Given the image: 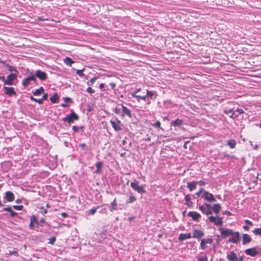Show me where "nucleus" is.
Instances as JSON below:
<instances>
[{
	"label": "nucleus",
	"instance_id": "48",
	"mask_svg": "<svg viewBox=\"0 0 261 261\" xmlns=\"http://www.w3.org/2000/svg\"><path fill=\"white\" fill-rule=\"evenodd\" d=\"M152 125L155 127H160L161 123L159 121H157L154 124H153Z\"/></svg>",
	"mask_w": 261,
	"mask_h": 261
},
{
	"label": "nucleus",
	"instance_id": "54",
	"mask_svg": "<svg viewBox=\"0 0 261 261\" xmlns=\"http://www.w3.org/2000/svg\"><path fill=\"white\" fill-rule=\"evenodd\" d=\"M197 184H199L200 186H204L205 185V182L203 180H200L197 181Z\"/></svg>",
	"mask_w": 261,
	"mask_h": 261
},
{
	"label": "nucleus",
	"instance_id": "49",
	"mask_svg": "<svg viewBox=\"0 0 261 261\" xmlns=\"http://www.w3.org/2000/svg\"><path fill=\"white\" fill-rule=\"evenodd\" d=\"M237 117H238V114H236V112H233L232 113V114L230 116V118H231L233 119H235Z\"/></svg>",
	"mask_w": 261,
	"mask_h": 261
},
{
	"label": "nucleus",
	"instance_id": "24",
	"mask_svg": "<svg viewBox=\"0 0 261 261\" xmlns=\"http://www.w3.org/2000/svg\"><path fill=\"white\" fill-rule=\"evenodd\" d=\"M197 184V181H194L193 182H189L187 183V188L189 189L190 191H192V190L196 188Z\"/></svg>",
	"mask_w": 261,
	"mask_h": 261
},
{
	"label": "nucleus",
	"instance_id": "29",
	"mask_svg": "<svg viewBox=\"0 0 261 261\" xmlns=\"http://www.w3.org/2000/svg\"><path fill=\"white\" fill-rule=\"evenodd\" d=\"M111 207L110 210L111 212L117 210V203L116 202V198H115V199L111 202Z\"/></svg>",
	"mask_w": 261,
	"mask_h": 261
},
{
	"label": "nucleus",
	"instance_id": "57",
	"mask_svg": "<svg viewBox=\"0 0 261 261\" xmlns=\"http://www.w3.org/2000/svg\"><path fill=\"white\" fill-rule=\"evenodd\" d=\"M12 208L10 206H8L4 208V211L10 212L12 211Z\"/></svg>",
	"mask_w": 261,
	"mask_h": 261
},
{
	"label": "nucleus",
	"instance_id": "34",
	"mask_svg": "<svg viewBox=\"0 0 261 261\" xmlns=\"http://www.w3.org/2000/svg\"><path fill=\"white\" fill-rule=\"evenodd\" d=\"M252 232L256 235H258L261 237V227L254 229L252 231Z\"/></svg>",
	"mask_w": 261,
	"mask_h": 261
},
{
	"label": "nucleus",
	"instance_id": "38",
	"mask_svg": "<svg viewBox=\"0 0 261 261\" xmlns=\"http://www.w3.org/2000/svg\"><path fill=\"white\" fill-rule=\"evenodd\" d=\"M97 79V78L96 77H93V78L91 79L90 82H87L88 85L92 86L95 83Z\"/></svg>",
	"mask_w": 261,
	"mask_h": 261
},
{
	"label": "nucleus",
	"instance_id": "14",
	"mask_svg": "<svg viewBox=\"0 0 261 261\" xmlns=\"http://www.w3.org/2000/svg\"><path fill=\"white\" fill-rule=\"evenodd\" d=\"M231 236L232 237L228 239V241L229 242L236 244L240 239V233L238 231H233V233L232 234H231Z\"/></svg>",
	"mask_w": 261,
	"mask_h": 261
},
{
	"label": "nucleus",
	"instance_id": "40",
	"mask_svg": "<svg viewBox=\"0 0 261 261\" xmlns=\"http://www.w3.org/2000/svg\"><path fill=\"white\" fill-rule=\"evenodd\" d=\"M234 112H236V114H238V117L240 114H242L244 113V111L242 109H238L236 110L233 111Z\"/></svg>",
	"mask_w": 261,
	"mask_h": 261
},
{
	"label": "nucleus",
	"instance_id": "43",
	"mask_svg": "<svg viewBox=\"0 0 261 261\" xmlns=\"http://www.w3.org/2000/svg\"><path fill=\"white\" fill-rule=\"evenodd\" d=\"M203 206H204L205 207L208 208L210 210H212L213 205H212L211 204L205 202L202 204Z\"/></svg>",
	"mask_w": 261,
	"mask_h": 261
},
{
	"label": "nucleus",
	"instance_id": "46",
	"mask_svg": "<svg viewBox=\"0 0 261 261\" xmlns=\"http://www.w3.org/2000/svg\"><path fill=\"white\" fill-rule=\"evenodd\" d=\"M86 91L90 94H93L95 92V91L90 87L87 89Z\"/></svg>",
	"mask_w": 261,
	"mask_h": 261
},
{
	"label": "nucleus",
	"instance_id": "18",
	"mask_svg": "<svg viewBox=\"0 0 261 261\" xmlns=\"http://www.w3.org/2000/svg\"><path fill=\"white\" fill-rule=\"evenodd\" d=\"M226 257L229 261H237L238 259L237 254L232 251L227 253Z\"/></svg>",
	"mask_w": 261,
	"mask_h": 261
},
{
	"label": "nucleus",
	"instance_id": "62",
	"mask_svg": "<svg viewBox=\"0 0 261 261\" xmlns=\"http://www.w3.org/2000/svg\"><path fill=\"white\" fill-rule=\"evenodd\" d=\"M200 192H198L196 193L195 194H194L193 196L194 198H196L200 196Z\"/></svg>",
	"mask_w": 261,
	"mask_h": 261
},
{
	"label": "nucleus",
	"instance_id": "1",
	"mask_svg": "<svg viewBox=\"0 0 261 261\" xmlns=\"http://www.w3.org/2000/svg\"><path fill=\"white\" fill-rule=\"evenodd\" d=\"M37 83V79L35 77V75L32 73H30L28 76L24 79L22 82V85L24 87H27L30 85H32L34 83Z\"/></svg>",
	"mask_w": 261,
	"mask_h": 261
},
{
	"label": "nucleus",
	"instance_id": "61",
	"mask_svg": "<svg viewBox=\"0 0 261 261\" xmlns=\"http://www.w3.org/2000/svg\"><path fill=\"white\" fill-rule=\"evenodd\" d=\"M61 216L63 218H67L68 216V215L65 212H63L61 214Z\"/></svg>",
	"mask_w": 261,
	"mask_h": 261
},
{
	"label": "nucleus",
	"instance_id": "20",
	"mask_svg": "<svg viewBox=\"0 0 261 261\" xmlns=\"http://www.w3.org/2000/svg\"><path fill=\"white\" fill-rule=\"evenodd\" d=\"M96 170L94 171V173L97 174H99L102 172V167L103 166V163L102 162H98L95 164Z\"/></svg>",
	"mask_w": 261,
	"mask_h": 261
},
{
	"label": "nucleus",
	"instance_id": "4",
	"mask_svg": "<svg viewBox=\"0 0 261 261\" xmlns=\"http://www.w3.org/2000/svg\"><path fill=\"white\" fill-rule=\"evenodd\" d=\"M112 127L116 132L120 131L122 129L121 126L122 124H121V122L117 118H115L114 120L111 119L110 121Z\"/></svg>",
	"mask_w": 261,
	"mask_h": 261
},
{
	"label": "nucleus",
	"instance_id": "37",
	"mask_svg": "<svg viewBox=\"0 0 261 261\" xmlns=\"http://www.w3.org/2000/svg\"><path fill=\"white\" fill-rule=\"evenodd\" d=\"M208 258L206 255L203 256H200L198 257L197 261H207Z\"/></svg>",
	"mask_w": 261,
	"mask_h": 261
},
{
	"label": "nucleus",
	"instance_id": "27",
	"mask_svg": "<svg viewBox=\"0 0 261 261\" xmlns=\"http://www.w3.org/2000/svg\"><path fill=\"white\" fill-rule=\"evenodd\" d=\"M226 145L229 146L230 148H234L236 145V142L235 140L230 139L227 141Z\"/></svg>",
	"mask_w": 261,
	"mask_h": 261
},
{
	"label": "nucleus",
	"instance_id": "58",
	"mask_svg": "<svg viewBox=\"0 0 261 261\" xmlns=\"http://www.w3.org/2000/svg\"><path fill=\"white\" fill-rule=\"evenodd\" d=\"M63 100L66 102L71 101V99L69 97H64Z\"/></svg>",
	"mask_w": 261,
	"mask_h": 261
},
{
	"label": "nucleus",
	"instance_id": "52",
	"mask_svg": "<svg viewBox=\"0 0 261 261\" xmlns=\"http://www.w3.org/2000/svg\"><path fill=\"white\" fill-rule=\"evenodd\" d=\"M48 97V94L47 93L44 94L42 97L41 98V101L43 103V100H46Z\"/></svg>",
	"mask_w": 261,
	"mask_h": 261
},
{
	"label": "nucleus",
	"instance_id": "26",
	"mask_svg": "<svg viewBox=\"0 0 261 261\" xmlns=\"http://www.w3.org/2000/svg\"><path fill=\"white\" fill-rule=\"evenodd\" d=\"M50 100L53 103H56L58 102L59 96L57 93H55L53 95L50 97Z\"/></svg>",
	"mask_w": 261,
	"mask_h": 261
},
{
	"label": "nucleus",
	"instance_id": "60",
	"mask_svg": "<svg viewBox=\"0 0 261 261\" xmlns=\"http://www.w3.org/2000/svg\"><path fill=\"white\" fill-rule=\"evenodd\" d=\"M233 112V111L232 109H230L225 111V114H229L230 113H232Z\"/></svg>",
	"mask_w": 261,
	"mask_h": 261
},
{
	"label": "nucleus",
	"instance_id": "56",
	"mask_svg": "<svg viewBox=\"0 0 261 261\" xmlns=\"http://www.w3.org/2000/svg\"><path fill=\"white\" fill-rule=\"evenodd\" d=\"M10 213L12 217H14L17 215V213L13 210H12Z\"/></svg>",
	"mask_w": 261,
	"mask_h": 261
},
{
	"label": "nucleus",
	"instance_id": "31",
	"mask_svg": "<svg viewBox=\"0 0 261 261\" xmlns=\"http://www.w3.org/2000/svg\"><path fill=\"white\" fill-rule=\"evenodd\" d=\"M64 62L68 66H71L74 63V61L69 57H66L64 59Z\"/></svg>",
	"mask_w": 261,
	"mask_h": 261
},
{
	"label": "nucleus",
	"instance_id": "53",
	"mask_svg": "<svg viewBox=\"0 0 261 261\" xmlns=\"http://www.w3.org/2000/svg\"><path fill=\"white\" fill-rule=\"evenodd\" d=\"M72 130L74 132H77L79 130V127L77 126L74 125L72 126Z\"/></svg>",
	"mask_w": 261,
	"mask_h": 261
},
{
	"label": "nucleus",
	"instance_id": "36",
	"mask_svg": "<svg viewBox=\"0 0 261 261\" xmlns=\"http://www.w3.org/2000/svg\"><path fill=\"white\" fill-rule=\"evenodd\" d=\"M30 99L32 101H34L38 102L40 105L42 104L41 99H37V98H34L33 96H30Z\"/></svg>",
	"mask_w": 261,
	"mask_h": 261
},
{
	"label": "nucleus",
	"instance_id": "11",
	"mask_svg": "<svg viewBox=\"0 0 261 261\" xmlns=\"http://www.w3.org/2000/svg\"><path fill=\"white\" fill-rule=\"evenodd\" d=\"M122 106V114L121 116L122 117H124L125 116H127L129 118H132V113L131 110L128 109L125 106L121 105Z\"/></svg>",
	"mask_w": 261,
	"mask_h": 261
},
{
	"label": "nucleus",
	"instance_id": "51",
	"mask_svg": "<svg viewBox=\"0 0 261 261\" xmlns=\"http://www.w3.org/2000/svg\"><path fill=\"white\" fill-rule=\"evenodd\" d=\"M121 111H122V109L121 110L120 108H116L114 110V112L116 114H120L121 113Z\"/></svg>",
	"mask_w": 261,
	"mask_h": 261
},
{
	"label": "nucleus",
	"instance_id": "16",
	"mask_svg": "<svg viewBox=\"0 0 261 261\" xmlns=\"http://www.w3.org/2000/svg\"><path fill=\"white\" fill-rule=\"evenodd\" d=\"M204 236L203 232L198 229L193 230V238L197 239H201Z\"/></svg>",
	"mask_w": 261,
	"mask_h": 261
},
{
	"label": "nucleus",
	"instance_id": "42",
	"mask_svg": "<svg viewBox=\"0 0 261 261\" xmlns=\"http://www.w3.org/2000/svg\"><path fill=\"white\" fill-rule=\"evenodd\" d=\"M49 241L48 242V243L53 245L56 240V238L55 237H53L49 238Z\"/></svg>",
	"mask_w": 261,
	"mask_h": 261
},
{
	"label": "nucleus",
	"instance_id": "41",
	"mask_svg": "<svg viewBox=\"0 0 261 261\" xmlns=\"http://www.w3.org/2000/svg\"><path fill=\"white\" fill-rule=\"evenodd\" d=\"M83 70L84 69L82 70L78 69L76 71V73L79 76L83 77V76H84V74L83 73Z\"/></svg>",
	"mask_w": 261,
	"mask_h": 261
},
{
	"label": "nucleus",
	"instance_id": "23",
	"mask_svg": "<svg viewBox=\"0 0 261 261\" xmlns=\"http://www.w3.org/2000/svg\"><path fill=\"white\" fill-rule=\"evenodd\" d=\"M251 241V238L248 234H243V245H245Z\"/></svg>",
	"mask_w": 261,
	"mask_h": 261
},
{
	"label": "nucleus",
	"instance_id": "35",
	"mask_svg": "<svg viewBox=\"0 0 261 261\" xmlns=\"http://www.w3.org/2000/svg\"><path fill=\"white\" fill-rule=\"evenodd\" d=\"M154 93L152 91H147V93H146V97L147 96H148L151 99H153L154 98Z\"/></svg>",
	"mask_w": 261,
	"mask_h": 261
},
{
	"label": "nucleus",
	"instance_id": "21",
	"mask_svg": "<svg viewBox=\"0 0 261 261\" xmlns=\"http://www.w3.org/2000/svg\"><path fill=\"white\" fill-rule=\"evenodd\" d=\"M192 237L191 233H180L178 237V240L182 241L186 239H190Z\"/></svg>",
	"mask_w": 261,
	"mask_h": 261
},
{
	"label": "nucleus",
	"instance_id": "59",
	"mask_svg": "<svg viewBox=\"0 0 261 261\" xmlns=\"http://www.w3.org/2000/svg\"><path fill=\"white\" fill-rule=\"evenodd\" d=\"M185 204L187 205L188 207H191L193 205V202L191 201H189L188 202H186Z\"/></svg>",
	"mask_w": 261,
	"mask_h": 261
},
{
	"label": "nucleus",
	"instance_id": "39",
	"mask_svg": "<svg viewBox=\"0 0 261 261\" xmlns=\"http://www.w3.org/2000/svg\"><path fill=\"white\" fill-rule=\"evenodd\" d=\"M99 207V206H98L96 207H93L91 208V210H89L90 213L92 215L95 214L97 211V208H98Z\"/></svg>",
	"mask_w": 261,
	"mask_h": 261
},
{
	"label": "nucleus",
	"instance_id": "15",
	"mask_svg": "<svg viewBox=\"0 0 261 261\" xmlns=\"http://www.w3.org/2000/svg\"><path fill=\"white\" fill-rule=\"evenodd\" d=\"M188 217L192 218L194 221H198V220L201 218V215L200 214L196 212L191 211L188 213Z\"/></svg>",
	"mask_w": 261,
	"mask_h": 261
},
{
	"label": "nucleus",
	"instance_id": "45",
	"mask_svg": "<svg viewBox=\"0 0 261 261\" xmlns=\"http://www.w3.org/2000/svg\"><path fill=\"white\" fill-rule=\"evenodd\" d=\"M140 99H141L145 101H146L147 100L146 96H142L138 95L137 96V99H138V100L139 101Z\"/></svg>",
	"mask_w": 261,
	"mask_h": 261
},
{
	"label": "nucleus",
	"instance_id": "32",
	"mask_svg": "<svg viewBox=\"0 0 261 261\" xmlns=\"http://www.w3.org/2000/svg\"><path fill=\"white\" fill-rule=\"evenodd\" d=\"M7 67L8 68V70L10 72H14V73H16V74L18 73V71L17 70L15 67L12 66L7 65Z\"/></svg>",
	"mask_w": 261,
	"mask_h": 261
},
{
	"label": "nucleus",
	"instance_id": "19",
	"mask_svg": "<svg viewBox=\"0 0 261 261\" xmlns=\"http://www.w3.org/2000/svg\"><path fill=\"white\" fill-rule=\"evenodd\" d=\"M5 198L8 202L13 201L14 200V195L11 191H7L5 193Z\"/></svg>",
	"mask_w": 261,
	"mask_h": 261
},
{
	"label": "nucleus",
	"instance_id": "5",
	"mask_svg": "<svg viewBox=\"0 0 261 261\" xmlns=\"http://www.w3.org/2000/svg\"><path fill=\"white\" fill-rule=\"evenodd\" d=\"M213 241L214 240L211 237L201 239L200 244V248L201 250H205L207 248V245H211Z\"/></svg>",
	"mask_w": 261,
	"mask_h": 261
},
{
	"label": "nucleus",
	"instance_id": "33",
	"mask_svg": "<svg viewBox=\"0 0 261 261\" xmlns=\"http://www.w3.org/2000/svg\"><path fill=\"white\" fill-rule=\"evenodd\" d=\"M30 222L34 224L36 223V225L38 226L39 222H38L37 219L35 216L33 215L31 217Z\"/></svg>",
	"mask_w": 261,
	"mask_h": 261
},
{
	"label": "nucleus",
	"instance_id": "63",
	"mask_svg": "<svg viewBox=\"0 0 261 261\" xmlns=\"http://www.w3.org/2000/svg\"><path fill=\"white\" fill-rule=\"evenodd\" d=\"M110 86L111 87V88L112 89H114V88L116 86V84L114 83H111L110 84H109Z\"/></svg>",
	"mask_w": 261,
	"mask_h": 261
},
{
	"label": "nucleus",
	"instance_id": "13",
	"mask_svg": "<svg viewBox=\"0 0 261 261\" xmlns=\"http://www.w3.org/2000/svg\"><path fill=\"white\" fill-rule=\"evenodd\" d=\"M4 90V93L9 96H12L13 95H16L17 94L13 87H9L4 86L3 87Z\"/></svg>",
	"mask_w": 261,
	"mask_h": 261
},
{
	"label": "nucleus",
	"instance_id": "64",
	"mask_svg": "<svg viewBox=\"0 0 261 261\" xmlns=\"http://www.w3.org/2000/svg\"><path fill=\"white\" fill-rule=\"evenodd\" d=\"M80 147L84 149L86 146V144L83 143L79 144Z\"/></svg>",
	"mask_w": 261,
	"mask_h": 261
},
{
	"label": "nucleus",
	"instance_id": "22",
	"mask_svg": "<svg viewBox=\"0 0 261 261\" xmlns=\"http://www.w3.org/2000/svg\"><path fill=\"white\" fill-rule=\"evenodd\" d=\"M221 209V206L219 203L214 204L212 207V212H214L215 214H218L219 213Z\"/></svg>",
	"mask_w": 261,
	"mask_h": 261
},
{
	"label": "nucleus",
	"instance_id": "44",
	"mask_svg": "<svg viewBox=\"0 0 261 261\" xmlns=\"http://www.w3.org/2000/svg\"><path fill=\"white\" fill-rule=\"evenodd\" d=\"M13 208L16 210H19V211H20V210H22L23 206V205H13Z\"/></svg>",
	"mask_w": 261,
	"mask_h": 261
},
{
	"label": "nucleus",
	"instance_id": "10",
	"mask_svg": "<svg viewBox=\"0 0 261 261\" xmlns=\"http://www.w3.org/2000/svg\"><path fill=\"white\" fill-rule=\"evenodd\" d=\"M244 252L247 255H250L252 257H254L260 253L259 251L257 250L256 247L247 249Z\"/></svg>",
	"mask_w": 261,
	"mask_h": 261
},
{
	"label": "nucleus",
	"instance_id": "50",
	"mask_svg": "<svg viewBox=\"0 0 261 261\" xmlns=\"http://www.w3.org/2000/svg\"><path fill=\"white\" fill-rule=\"evenodd\" d=\"M185 199L186 202L190 201V200H191L190 195L188 194V195H186V196L185 197Z\"/></svg>",
	"mask_w": 261,
	"mask_h": 261
},
{
	"label": "nucleus",
	"instance_id": "12",
	"mask_svg": "<svg viewBox=\"0 0 261 261\" xmlns=\"http://www.w3.org/2000/svg\"><path fill=\"white\" fill-rule=\"evenodd\" d=\"M34 75H35L36 78L38 77L42 81H45L47 77V74L45 72L40 70H36Z\"/></svg>",
	"mask_w": 261,
	"mask_h": 261
},
{
	"label": "nucleus",
	"instance_id": "30",
	"mask_svg": "<svg viewBox=\"0 0 261 261\" xmlns=\"http://www.w3.org/2000/svg\"><path fill=\"white\" fill-rule=\"evenodd\" d=\"M43 92L44 88L42 87H41L39 89H36L35 91H33V93L35 96H39Z\"/></svg>",
	"mask_w": 261,
	"mask_h": 261
},
{
	"label": "nucleus",
	"instance_id": "6",
	"mask_svg": "<svg viewBox=\"0 0 261 261\" xmlns=\"http://www.w3.org/2000/svg\"><path fill=\"white\" fill-rule=\"evenodd\" d=\"M201 196L204 200L209 202H213L216 201L214 196L207 191H203V193Z\"/></svg>",
	"mask_w": 261,
	"mask_h": 261
},
{
	"label": "nucleus",
	"instance_id": "28",
	"mask_svg": "<svg viewBox=\"0 0 261 261\" xmlns=\"http://www.w3.org/2000/svg\"><path fill=\"white\" fill-rule=\"evenodd\" d=\"M182 122H183L182 120L179 119H177L171 122V124L173 126H175H175H179L182 124Z\"/></svg>",
	"mask_w": 261,
	"mask_h": 261
},
{
	"label": "nucleus",
	"instance_id": "47",
	"mask_svg": "<svg viewBox=\"0 0 261 261\" xmlns=\"http://www.w3.org/2000/svg\"><path fill=\"white\" fill-rule=\"evenodd\" d=\"M37 20L44 21L48 20V18H45L44 16H39L37 18Z\"/></svg>",
	"mask_w": 261,
	"mask_h": 261
},
{
	"label": "nucleus",
	"instance_id": "9",
	"mask_svg": "<svg viewBox=\"0 0 261 261\" xmlns=\"http://www.w3.org/2000/svg\"><path fill=\"white\" fill-rule=\"evenodd\" d=\"M208 219L211 222L214 223L217 226H220L223 224L222 217L216 218L214 216H210Z\"/></svg>",
	"mask_w": 261,
	"mask_h": 261
},
{
	"label": "nucleus",
	"instance_id": "7",
	"mask_svg": "<svg viewBox=\"0 0 261 261\" xmlns=\"http://www.w3.org/2000/svg\"><path fill=\"white\" fill-rule=\"evenodd\" d=\"M17 74L16 73H12L7 76L6 81H5V85H13L14 81L16 80Z\"/></svg>",
	"mask_w": 261,
	"mask_h": 261
},
{
	"label": "nucleus",
	"instance_id": "8",
	"mask_svg": "<svg viewBox=\"0 0 261 261\" xmlns=\"http://www.w3.org/2000/svg\"><path fill=\"white\" fill-rule=\"evenodd\" d=\"M218 230L220 231L221 234L222 238H225L232 234L233 230L230 229L223 228L220 227Z\"/></svg>",
	"mask_w": 261,
	"mask_h": 261
},
{
	"label": "nucleus",
	"instance_id": "25",
	"mask_svg": "<svg viewBox=\"0 0 261 261\" xmlns=\"http://www.w3.org/2000/svg\"><path fill=\"white\" fill-rule=\"evenodd\" d=\"M129 198L126 201V203H132L136 200V198L134 195L133 193L130 192L129 193Z\"/></svg>",
	"mask_w": 261,
	"mask_h": 261
},
{
	"label": "nucleus",
	"instance_id": "17",
	"mask_svg": "<svg viewBox=\"0 0 261 261\" xmlns=\"http://www.w3.org/2000/svg\"><path fill=\"white\" fill-rule=\"evenodd\" d=\"M199 210L204 215L208 216V215H210L212 214V210H210L208 208L205 207L203 205H199Z\"/></svg>",
	"mask_w": 261,
	"mask_h": 261
},
{
	"label": "nucleus",
	"instance_id": "55",
	"mask_svg": "<svg viewBox=\"0 0 261 261\" xmlns=\"http://www.w3.org/2000/svg\"><path fill=\"white\" fill-rule=\"evenodd\" d=\"M245 223L249 225H250V226L253 225V223L248 219H246L245 220Z\"/></svg>",
	"mask_w": 261,
	"mask_h": 261
},
{
	"label": "nucleus",
	"instance_id": "2",
	"mask_svg": "<svg viewBox=\"0 0 261 261\" xmlns=\"http://www.w3.org/2000/svg\"><path fill=\"white\" fill-rule=\"evenodd\" d=\"M79 116L74 112H72L70 114L67 115L66 116L62 119L63 121L67 122L70 125L73 123L74 121L78 120Z\"/></svg>",
	"mask_w": 261,
	"mask_h": 261
},
{
	"label": "nucleus",
	"instance_id": "3",
	"mask_svg": "<svg viewBox=\"0 0 261 261\" xmlns=\"http://www.w3.org/2000/svg\"><path fill=\"white\" fill-rule=\"evenodd\" d=\"M139 181L137 180H135L133 182L130 183V187L138 193L143 194L146 193V191L144 189V186H139Z\"/></svg>",
	"mask_w": 261,
	"mask_h": 261
}]
</instances>
